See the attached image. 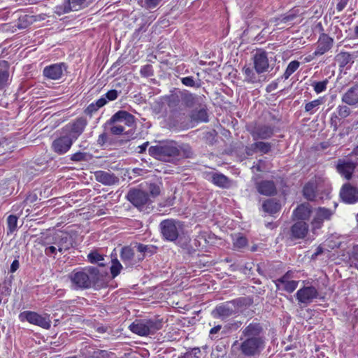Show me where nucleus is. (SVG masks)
Here are the masks:
<instances>
[{"mask_svg":"<svg viewBox=\"0 0 358 358\" xmlns=\"http://www.w3.org/2000/svg\"><path fill=\"white\" fill-rule=\"evenodd\" d=\"M68 278L73 290H84L95 286L101 281L102 275L97 267L90 266L75 268L68 275Z\"/></svg>","mask_w":358,"mask_h":358,"instance_id":"1","label":"nucleus"},{"mask_svg":"<svg viewBox=\"0 0 358 358\" xmlns=\"http://www.w3.org/2000/svg\"><path fill=\"white\" fill-rule=\"evenodd\" d=\"M179 150L178 144L174 141L159 143L148 150L151 156L165 162H174L179 159Z\"/></svg>","mask_w":358,"mask_h":358,"instance_id":"2","label":"nucleus"},{"mask_svg":"<svg viewBox=\"0 0 358 358\" xmlns=\"http://www.w3.org/2000/svg\"><path fill=\"white\" fill-rule=\"evenodd\" d=\"M135 122V117L125 110H119L106 121L105 127L108 128L113 135H120L124 131L125 126L132 127Z\"/></svg>","mask_w":358,"mask_h":358,"instance_id":"3","label":"nucleus"},{"mask_svg":"<svg viewBox=\"0 0 358 358\" xmlns=\"http://www.w3.org/2000/svg\"><path fill=\"white\" fill-rule=\"evenodd\" d=\"M163 327L162 320L158 318L136 320L129 326V329L134 334L145 336L154 334Z\"/></svg>","mask_w":358,"mask_h":358,"instance_id":"4","label":"nucleus"},{"mask_svg":"<svg viewBox=\"0 0 358 358\" xmlns=\"http://www.w3.org/2000/svg\"><path fill=\"white\" fill-rule=\"evenodd\" d=\"M162 238L168 241H176L183 230V224L177 220L166 219L159 224Z\"/></svg>","mask_w":358,"mask_h":358,"instance_id":"5","label":"nucleus"},{"mask_svg":"<svg viewBox=\"0 0 358 358\" xmlns=\"http://www.w3.org/2000/svg\"><path fill=\"white\" fill-rule=\"evenodd\" d=\"M241 306H242L241 299L227 301L217 306L213 311V315L214 317L224 320L238 313Z\"/></svg>","mask_w":358,"mask_h":358,"instance_id":"6","label":"nucleus"},{"mask_svg":"<svg viewBox=\"0 0 358 358\" xmlns=\"http://www.w3.org/2000/svg\"><path fill=\"white\" fill-rule=\"evenodd\" d=\"M94 0H64L63 3L54 8L59 16L72 11H78L87 7Z\"/></svg>","mask_w":358,"mask_h":358,"instance_id":"7","label":"nucleus"},{"mask_svg":"<svg viewBox=\"0 0 358 358\" xmlns=\"http://www.w3.org/2000/svg\"><path fill=\"white\" fill-rule=\"evenodd\" d=\"M49 315H40L34 311H24L19 315L20 321H27L30 324L39 326L43 329H49L51 326V321Z\"/></svg>","mask_w":358,"mask_h":358,"instance_id":"8","label":"nucleus"},{"mask_svg":"<svg viewBox=\"0 0 358 358\" xmlns=\"http://www.w3.org/2000/svg\"><path fill=\"white\" fill-rule=\"evenodd\" d=\"M87 124L88 122L85 117H78L73 122L64 126L62 128V132L75 142L83 134Z\"/></svg>","mask_w":358,"mask_h":358,"instance_id":"9","label":"nucleus"},{"mask_svg":"<svg viewBox=\"0 0 358 358\" xmlns=\"http://www.w3.org/2000/svg\"><path fill=\"white\" fill-rule=\"evenodd\" d=\"M241 338L255 340L260 342H265L264 332L262 325L253 321L241 330Z\"/></svg>","mask_w":358,"mask_h":358,"instance_id":"10","label":"nucleus"},{"mask_svg":"<svg viewBox=\"0 0 358 358\" xmlns=\"http://www.w3.org/2000/svg\"><path fill=\"white\" fill-rule=\"evenodd\" d=\"M240 341L241 343L239 350L241 354L245 357H255L259 355L265 347V342L241 338Z\"/></svg>","mask_w":358,"mask_h":358,"instance_id":"11","label":"nucleus"},{"mask_svg":"<svg viewBox=\"0 0 358 358\" xmlns=\"http://www.w3.org/2000/svg\"><path fill=\"white\" fill-rule=\"evenodd\" d=\"M358 165L357 161L351 159H339L337 161L336 169L337 172L345 180H350L353 176L355 169Z\"/></svg>","mask_w":358,"mask_h":358,"instance_id":"12","label":"nucleus"},{"mask_svg":"<svg viewBox=\"0 0 358 358\" xmlns=\"http://www.w3.org/2000/svg\"><path fill=\"white\" fill-rule=\"evenodd\" d=\"M127 200L136 208L141 209L149 202L148 194L139 189H131L127 194Z\"/></svg>","mask_w":358,"mask_h":358,"instance_id":"13","label":"nucleus"},{"mask_svg":"<svg viewBox=\"0 0 358 358\" xmlns=\"http://www.w3.org/2000/svg\"><path fill=\"white\" fill-rule=\"evenodd\" d=\"M66 70L67 66L64 62L52 64L43 69V75L47 79L57 80L62 78Z\"/></svg>","mask_w":358,"mask_h":358,"instance_id":"14","label":"nucleus"},{"mask_svg":"<svg viewBox=\"0 0 358 358\" xmlns=\"http://www.w3.org/2000/svg\"><path fill=\"white\" fill-rule=\"evenodd\" d=\"M120 258L127 266H134L142 262V255H138L134 247H124L122 248Z\"/></svg>","mask_w":358,"mask_h":358,"instance_id":"15","label":"nucleus"},{"mask_svg":"<svg viewBox=\"0 0 358 358\" xmlns=\"http://www.w3.org/2000/svg\"><path fill=\"white\" fill-rule=\"evenodd\" d=\"M74 143L65 134L58 138H56L52 143L51 148L54 152L59 155L66 154L71 148Z\"/></svg>","mask_w":358,"mask_h":358,"instance_id":"16","label":"nucleus"},{"mask_svg":"<svg viewBox=\"0 0 358 358\" xmlns=\"http://www.w3.org/2000/svg\"><path fill=\"white\" fill-rule=\"evenodd\" d=\"M317 296V289L313 286H305L296 293V298L299 303L306 305L310 303Z\"/></svg>","mask_w":358,"mask_h":358,"instance_id":"17","label":"nucleus"},{"mask_svg":"<svg viewBox=\"0 0 358 358\" xmlns=\"http://www.w3.org/2000/svg\"><path fill=\"white\" fill-rule=\"evenodd\" d=\"M254 68L257 72L264 73L268 71L270 68L268 54L263 50L256 51L252 57Z\"/></svg>","mask_w":358,"mask_h":358,"instance_id":"18","label":"nucleus"},{"mask_svg":"<svg viewBox=\"0 0 358 358\" xmlns=\"http://www.w3.org/2000/svg\"><path fill=\"white\" fill-rule=\"evenodd\" d=\"M340 197L344 203L354 204L358 202V188L345 183L340 190Z\"/></svg>","mask_w":358,"mask_h":358,"instance_id":"19","label":"nucleus"},{"mask_svg":"<svg viewBox=\"0 0 358 358\" xmlns=\"http://www.w3.org/2000/svg\"><path fill=\"white\" fill-rule=\"evenodd\" d=\"M50 243L55 245L59 252H63L72 246V240L67 233L60 231L52 236Z\"/></svg>","mask_w":358,"mask_h":358,"instance_id":"20","label":"nucleus"},{"mask_svg":"<svg viewBox=\"0 0 358 358\" xmlns=\"http://www.w3.org/2000/svg\"><path fill=\"white\" fill-rule=\"evenodd\" d=\"M333 215L334 211L329 208L324 207L317 208L315 210L314 217L311 222L313 229H320L323 225V222L329 220Z\"/></svg>","mask_w":358,"mask_h":358,"instance_id":"21","label":"nucleus"},{"mask_svg":"<svg viewBox=\"0 0 358 358\" xmlns=\"http://www.w3.org/2000/svg\"><path fill=\"white\" fill-rule=\"evenodd\" d=\"M254 141L266 140L272 137L274 134V127L271 124H259L250 132Z\"/></svg>","mask_w":358,"mask_h":358,"instance_id":"22","label":"nucleus"},{"mask_svg":"<svg viewBox=\"0 0 358 358\" xmlns=\"http://www.w3.org/2000/svg\"><path fill=\"white\" fill-rule=\"evenodd\" d=\"M341 101L351 107H358V84H354L343 93Z\"/></svg>","mask_w":358,"mask_h":358,"instance_id":"23","label":"nucleus"},{"mask_svg":"<svg viewBox=\"0 0 358 358\" xmlns=\"http://www.w3.org/2000/svg\"><path fill=\"white\" fill-rule=\"evenodd\" d=\"M334 38L328 34L322 33L317 41V46L314 52L315 56L322 55L328 52L333 46Z\"/></svg>","mask_w":358,"mask_h":358,"instance_id":"24","label":"nucleus"},{"mask_svg":"<svg viewBox=\"0 0 358 358\" xmlns=\"http://www.w3.org/2000/svg\"><path fill=\"white\" fill-rule=\"evenodd\" d=\"M95 179L104 185H113L119 182V178L109 171H98L94 173Z\"/></svg>","mask_w":358,"mask_h":358,"instance_id":"25","label":"nucleus"},{"mask_svg":"<svg viewBox=\"0 0 358 358\" xmlns=\"http://www.w3.org/2000/svg\"><path fill=\"white\" fill-rule=\"evenodd\" d=\"M312 213V206L308 203H303L294 210L292 217L294 220H307Z\"/></svg>","mask_w":358,"mask_h":358,"instance_id":"26","label":"nucleus"},{"mask_svg":"<svg viewBox=\"0 0 358 358\" xmlns=\"http://www.w3.org/2000/svg\"><path fill=\"white\" fill-rule=\"evenodd\" d=\"M308 224L303 221L296 222L290 229L291 236L293 239H303L308 234Z\"/></svg>","mask_w":358,"mask_h":358,"instance_id":"27","label":"nucleus"},{"mask_svg":"<svg viewBox=\"0 0 358 358\" xmlns=\"http://www.w3.org/2000/svg\"><path fill=\"white\" fill-rule=\"evenodd\" d=\"M242 72L244 76V81L247 83L257 84L261 83L262 77L259 75L262 74V73L257 72L255 68L244 66Z\"/></svg>","mask_w":358,"mask_h":358,"instance_id":"28","label":"nucleus"},{"mask_svg":"<svg viewBox=\"0 0 358 358\" xmlns=\"http://www.w3.org/2000/svg\"><path fill=\"white\" fill-rule=\"evenodd\" d=\"M255 184L258 192L262 195L271 196L276 192L275 185L271 180H263Z\"/></svg>","mask_w":358,"mask_h":358,"instance_id":"29","label":"nucleus"},{"mask_svg":"<svg viewBox=\"0 0 358 358\" xmlns=\"http://www.w3.org/2000/svg\"><path fill=\"white\" fill-rule=\"evenodd\" d=\"M206 178L219 187L226 188L229 186L228 178L222 173L210 172L207 174Z\"/></svg>","mask_w":358,"mask_h":358,"instance_id":"30","label":"nucleus"},{"mask_svg":"<svg viewBox=\"0 0 358 358\" xmlns=\"http://www.w3.org/2000/svg\"><path fill=\"white\" fill-rule=\"evenodd\" d=\"M9 64L5 60L0 61V90L3 89L9 82Z\"/></svg>","mask_w":358,"mask_h":358,"instance_id":"31","label":"nucleus"},{"mask_svg":"<svg viewBox=\"0 0 358 358\" xmlns=\"http://www.w3.org/2000/svg\"><path fill=\"white\" fill-rule=\"evenodd\" d=\"M280 207V203L273 199L266 200L262 205L263 210L271 215L278 212Z\"/></svg>","mask_w":358,"mask_h":358,"instance_id":"32","label":"nucleus"},{"mask_svg":"<svg viewBox=\"0 0 358 358\" xmlns=\"http://www.w3.org/2000/svg\"><path fill=\"white\" fill-rule=\"evenodd\" d=\"M134 248L136 249L138 255H142V261L146 256H151L156 251V248L153 245H144L142 243H136Z\"/></svg>","mask_w":358,"mask_h":358,"instance_id":"33","label":"nucleus"},{"mask_svg":"<svg viewBox=\"0 0 358 358\" xmlns=\"http://www.w3.org/2000/svg\"><path fill=\"white\" fill-rule=\"evenodd\" d=\"M107 103V100L101 96L95 102L90 103L85 110V113L89 116H92V115L96 113L100 108L103 107Z\"/></svg>","mask_w":358,"mask_h":358,"instance_id":"34","label":"nucleus"},{"mask_svg":"<svg viewBox=\"0 0 358 358\" xmlns=\"http://www.w3.org/2000/svg\"><path fill=\"white\" fill-rule=\"evenodd\" d=\"M303 195L309 201L315 200L316 197V184L315 182H308L304 185Z\"/></svg>","mask_w":358,"mask_h":358,"instance_id":"35","label":"nucleus"},{"mask_svg":"<svg viewBox=\"0 0 358 358\" xmlns=\"http://www.w3.org/2000/svg\"><path fill=\"white\" fill-rule=\"evenodd\" d=\"M354 60L352 53L341 52L336 55V61L338 62L340 67H345L349 63H353Z\"/></svg>","mask_w":358,"mask_h":358,"instance_id":"36","label":"nucleus"},{"mask_svg":"<svg viewBox=\"0 0 358 358\" xmlns=\"http://www.w3.org/2000/svg\"><path fill=\"white\" fill-rule=\"evenodd\" d=\"M191 118L193 121L196 122H208V115L206 109L201 108L192 111Z\"/></svg>","mask_w":358,"mask_h":358,"instance_id":"37","label":"nucleus"},{"mask_svg":"<svg viewBox=\"0 0 358 358\" xmlns=\"http://www.w3.org/2000/svg\"><path fill=\"white\" fill-rule=\"evenodd\" d=\"M323 99L320 97L317 99L308 102L304 106V110L306 113L312 115L319 109L320 106L323 104Z\"/></svg>","mask_w":358,"mask_h":358,"instance_id":"38","label":"nucleus"},{"mask_svg":"<svg viewBox=\"0 0 358 358\" xmlns=\"http://www.w3.org/2000/svg\"><path fill=\"white\" fill-rule=\"evenodd\" d=\"M248 246L247 238L241 234H236L233 236V247L234 250H241Z\"/></svg>","mask_w":358,"mask_h":358,"instance_id":"39","label":"nucleus"},{"mask_svg":"<svg viewBox=\"0 0 358 358\" xmlns=\"http://www.w3.org/2000/svg\"><path fill=\"white\" fill-rule=\"evenodd\" d=\"M88 261L92 264H97L99 266L106 265L103 255L99 254L96 251H92L87 255Z\"/></svg>","mask_w":358,"mask_h":358,"instance_id":"40","label":"nucleus"},{"mask_svg":"<svg viewBox=\"0 0 358 358\" xmlns=\"http://www.w3.org/2000/svg\"><path fill=\"white\" fill-rule=\"evenodd\" d=\"M196 96L192 93L185 92L181 95L182 103L187 107H192L196 102Z\"/></svg>","mask_w":358,"mask_h":358,"instance_id":"41","label":"nucleus"},{"mask_svg":"<svg viewBox=\"0 0 358 358\" xmlns=\"http://www.w3.org/2000/svg\"><path fill=\"white\" fill-rule=\"evenodd\" d=\"M252 148H256L257 152H259L262 154H267L271 149V145L268 142L257 141L252 143Z\"/></svg>","mask_w":358,"mask_h":358,"instance_id":"42","label":"nucleus"},{"mask_svg":"<svg viewBox=\"0 0 358 358\" xmlns=\"http://www.w3.org/2000/svg\"><path fill=\"white\" fill-rule=\"evenodd\" d=\"M299 66L300 62L296 60H294L289 62L282 76L283 78L285 80L288 79L290 77V76L299 69Z\"/></svg>","mask_w":358,"mask_h":358,"instance_id":"43","label":"nucleus"},{"mask_svg":"<svg viewBox=\"0 0 358 358\" xmlns=\"http://www.w3.org/2000/svg\"><path fill=\"white\" fill-rule=\"evenodd\" d=\"M299 281L292 280L287 282L281 285L279 287H277L279 290H283L288 293L293 292L298 287Z\"/></svg>","mask_w":358,"mask_h":358,"instance_id":"44","label":"nucleus"},{"mask_svg":"<svg viewBox=\"0 0 358 358\" xmlns=\"http://www.w3.org/2000/svg\"><path fill=\"white\" fill-rule=\"evenodd\" d=\"M180 81L182 83V85H184L187 87H195V88H199L201 87V80H198V81H196V80H194V79L192 76H187V77L181 78Z\"/></svg>","mask_w":358,"mask_h":358,"instance_id":"45","label":"nucleus"},{"mask_svg":"<svg viewBox=\"0 0 358 358\" xmlns=\"http://www.w3.org/2000/svg\"><path fill=\"white\" fill-rule=\"evenodd\" d=\"M328 83V79H325L322 81H314L312 83L311 86L313 87L314 91L317 94H320L324 92L327 90Z\"/></svg>","mask_w":358,"mask_h":358,"instance_id":"46","label":"nucleus"},{"mask_svg":"<svg viewBox=\"0 0 358 358\" xmlns=\"http://www.w3.org/2000/svg\"><path fill=\"white\" fill-rule=\"evenodd\" d=\"M294 277V272L292 271H288L282 277L275 280L276 287H279L281 285L292 280Z\"/></svg>","mask_w":358,"mask_h":358,"instance_id":"47","label":"nucleus"},{"mask_svg":"<svg viewBox=\"0 0 358 358\" xmlns=\"http://www.w3.org/2000/svg\"><path fill=\"white\" fill-rule=\"evenodd\" d=\"M178 148L180 149L179 158H180V157L188 158V157H191L192 152V149L189 145H187V144L178 145Z\"/></svg>","mask_w":358,"mask_h":358,"instance_id":"48","label":"nucleus"},{"mask_svg":"<svg viewBox=\"0 0 358 358\" xmlns=\"http://www.w3.org/2000/svg\"><path fill=\"white\" fill-rule=\"evenodd\" d=\"M122 268V266L121 265V264L117 259L112 260V265L110 266V273H111L113 278H115L117 275H118L120 274Z\"/></svg>","mask_w":358,"mask_h":358,"instance_id":"49","label":"nucleus"},{"mask_svg":"<svg viewBox=\"0 0 358 358\" xmlns=\"http://www.w3.org/2000/svg\"><path fill=\"white\" fill-rule=\"evenodd\" d=\"M201 355V350L199 348H193L178 358H199Z\"/></svg>","mask_w":358,"mask_h":358,"instance_id":"50","label":"nucleus"},{"mask_svg":"<svg viewBox=\"0 0 358 358\" xmlns=\"http://www.w3.org/2000/svg\"><path fill=\"white\" fill-rule=\"evenodd\" d=\"M348 105H339L337 108V113L341 118H345L351 113V110Z\"/></svg>","mask_w":358,"mask_h":358,"instance_id":"51","label":"nucleus"},{"mask_svg":"<svg viewBox=\"0 0 358 358\" xmlns=\"http://www.w3.org/2000/svg\"><path fill=\"white\" fill-rule=\"evenodd\" d=\"M88 154L87 152H77L74 154H72L70 156L71 160L76 162H84L87 160Z\"/></svg>","mask_w":358,"mask_h":358,"instance_id":"52","label":"nucleus"},{"mask_svg":"<svg viewBox=\"0 0 358 358\" xmlns=\"http://www.w3.org/2000/svg\"><path fill=\"white\" fill-rule=\"evenodd\" d=\"M17 217L10 215L7 218V224L10 233L13 232L17 228Z\"/></svg>","mask_w":358,"mask_h":358,"instance_id":"53","label":"nucleus"},{"mask_svg":"<svg viewBox=\"0 0 358 358\" xmlns=\"http://www.w3.org/2000/svg\"><path fill=\"white\" fill-rule=\"evenodd\" d=\"M297 16L295 10H289L288 13L282 15L280 18L282 22L286 23L294 20Z\"/></svg>","mask_w":358,"mask_h":358,"instance_id":"54","label":"nucleus"},{"mask_svg":"<svg viewBox=\"0 0 358 358\" xmlns=\"http://www.w3.org/2000/svg\"><path fill=\"white\" fill-rule=\"evenodd\" d=\"M141 74L145 77H149L153 75L152 67L150 64L143 66L141 69Z\"/></svg>","mask_w":358,"mask_h":358,"instance_id":"55","label":"nucleus"},{"mask_svg":"<svg viewBox=\"0 0 358 358\" xmlns=\"http://www.w3.org/2000/svg\"><path fill=\"white\" fill-rule=\"evenodd\" d=\"M118 93L115 90H109L103 96L106 100L114 101L117 98Z\"/></svg>","mask_w":358,"mask_h":358,"instance_id":"56","label":"nucleus"},{"mask_svg":"<svg viewBox=\"0 0 358 358\" xmlns=\"http://www.w3.org/2000/svg\"><path fill=\"white\" fill-rule=\"evenodd\" d=\"M162 0H145V7L148 9L156 8Z\"/></svg>","mask_w":358,"mask_h":358,"instance_id":"57","label":"nucleus"},{"mask_svg":"<svg viewBox=\"0 0 358 358\" xmlns=\"http://www.w3.org/2000/svg\"><path fill=\"white\" fill-rule=\"evenodd\" d=\"M57 251H58L57 248L55 245H52L45 248V254L48 256H52V255H55Z\"/></svg>","mask_w":358,"mask_h":358,"instance_id":"58","label":"nucleus"},{"mask_svg":"<svg viewBox=\"0 0 358 358\" xmlns=\"http://www.w3.org/2000/svg\"><path fill=\"white\" fill-rule=\"evenodd\" d=\"M150 192L153 196H156L159 194L160 189L159 187L155 184H151L150 186Z\"/></svg>","mask_w":358,"mask_h":358,"instance_id":"59","label":"nucleus"},{"mask_svg":"<svg viewBox=\"0 0 358 358\" xmlns=\"http://www.w3.org/2000/svg\"><path fill=\"white\" fill-rule=\"evenodd\" d=\"M108 140V136L106 133L100 134L98 137L97 143L100 145H103Z\"/></svg>","mask_w":358,"mask_h":358,"instance_id":"60","label":"nucleus"},{"mask_svg":"<svg viewBox=\"0 0 358 358\" xmlns=\"http://www.w3.org/2000/svg\"><path fill=\"white\" fill-rule=\"evenodd\" d=\"M278 83L276 81H273L266 86V90L267 92L270 93L275 90L278 88Z\"/></svg>","mask_w":358,"mask_h":358,"instance_id":"61","label":"nucleus"},{"mask_svg":"<svg viewBox=\"0 0 358 358\" xmlns=\"http://www.w3.org/2000/svg\"><path fill=\"white\" fill-rule=\"evenodd\" d=\"M179 102V99L177 96H171L169 98L168 105L169 107L174 106L178 105Z\"/></svg>","mask_w":358,"mask_h":358,"instance_id":"62","label":"nucleus"},{"mask_svg":"<svg viewBox=\"0 0 358 358\" xmlns=\"http://www.w3.org/2000/svg\"><path fill=\"white\" fill-rule=\"evenodd\" d=\"M350 259L358 261V245H355L352 248L350 255Z\"/></svg>","mask_w":358,"mask_h":358,"instance_id":"63","label":"nucleus"},{"mask_svg":"<svg viewBox=\"0 0 358 358\" xmlns=\"http://www.w3.org/2000/svg\"><path fill=\"white\" fill-rule=\"evenodd\" d=\"M347 3H348V0H341L336 6V10L338 12L342 11L347 6Z\"/></svg>","mask_w":358,"mask_h":358,"instance_id":"64","label":"nucleus"}]
</instances>
